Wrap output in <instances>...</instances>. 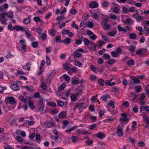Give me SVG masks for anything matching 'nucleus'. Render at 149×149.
Listing matches in <instances>:
<instances>
[{"label":"nucleus","mask_w":149,"mask_h":149,"mask_svg":"<svg viewBox=\"0 0 149 149\" xmlns=\"http://www.w3.org/2000/svg\"><path fill=\"white\" fill-rule=\"evenodd\" d=\"M90 69L93 72H95L96 70V68L93 65H92L90 66Z\"/></svg>","instance_id":"obj_61"},{"label":"nucleus","mask_w":149,"mask_h":149,"mask_svg":"<svg viewBox=\"0 0 149 149\" xmlns=\"http://www.w3.org/2000/svg\"><path fill=\"white\" fill-rule=\"evenodd\" d=\"M39 101L38 102L39 103V106H45V102H44L43 98L42 97H40L39 99Z\"/></svg>","instance_id":"obj_9"},{"label":"nucleus","mask_w":149,"mask_h":149,"mask_svg":"<svg viewBox=\"0 0 149 149\" xmlns=\"http://www.w3.org/2000/svg\"><path fill=\"white\" fill-rule=\"evenodd\" d=\"M41 87L44 90H47V85L45 82H42L41 83Z\"/></svg>","instance_id":"obj_48"},{"label":"nucleus","mask_w":149,"mask_h":149,"mask_svg":"<svg viewBox=\"0 0 149 149\" xmlns=\"http://www.w3.org/2000/svg\"><path fill=\"white\" fill-rule=\"evenodd\" d=\"M122 9L123 11V13L125 14L128 13L129 12V10L128 8L124 6H123L122 7Z\"/></svg>","instance_id":"obj_17"},{"label":"nucleus","mask_w":149,"mask_h":149,"mask_svg":"<svg viewBox=\"0 0 149 149\" xmlns=\"http://www.w3.org/2000/svg\"><path fill=\"white\" fill-rule=\"evenodd\" d=\"M46 62L47 64V65H50L51 64V61L50 57L49 56H47L46 57Z\"/></svg>","instance_id":"obj_39"},{"label":"nucleus","mask_w":149,"mask_h":149,"mask_svg":"<svg viewBox=\"0 0 149 149\" xmlns=\"http://www.w3.org/2000/svg\"><path fill=\"white\" fill-rule=\"evenodd\" d=\"M7 100L10 103L14 105L16 104V102L15 99L13 97H8Z\"/></svg>","instance_id":"obj_3"},{"label":"nucleus","mask_w":149,"mask_h":149,"mask_svg":"<svg viewBox=\"0 0 149 149\" xmlns=\"http://www.w3.org/2000/svg\"><path fill=\"white\" fill-rule=\"evenodd\" d=\"M117 33V31L116 29H115L114 31H112L108 33V34L111 36H113Z\"/></svg>","instance_id":"obj_14"},{"label":"nucleus","mask_w":149,"mask_h":149,"mask_svg":"<svg viewBox=\"0 0 149 149\" xmlns=\"http://www.w3.org/2000/svg\"><path fill=\"white\" fill-rule=\"evenodd\" d=\"M76 104L74 107V109H76L78 108H79L80 109H81L80 107L81 104H80L78 102Z\"/></svg>","instance_id":"obj_53"},{"label":"nucleus","mask_w":149,"mask_h":149,"mask_svg":"<svg viewBox=\"0 0 149 149\" xmlns=\"http://www.w3.org/2000/svg\"><path fill=\"white\" fill-rule=\"evenodd\" d=\"M66 116V112L65 111H62L59 113L58 117L60 119H63L65 118Z\"/></svg>","instance_id":"obj_5"},{"label":"nucleus","mask_w":149,"mask_h":149,"mask_svg":"<svg viewBox=\"0 0 149 149\" xmlns=\"http://www.w3.org/2000/svg\"><path fill=\"white\" fill-rule=\"evenodd\" d=\"M83 41L84 42V45H88L90 43L89 40L86 38H84Z\"/></svg>","instance_id":"obj_42"},{"label":"nucleus","mask_w":149,"mask_h":149,"mask_svg":"<svg viewBox=\"0 0 149 149\" xmlns=\"http://www.w3.org/2000/svg\"><path fill=\"white\" fill-rule=\"evenodd\" d=\"M136 37V35L135 33H132L130 34V38L132 39H134Z\"/></svg>","instance_id":"obj_37"},{"label":"nucleus","mask_w":149,"mask_h":149,"mask_svg":"<svg viewBox=\"0 0 149 149\" xmlns=\"http://www.w3.org/2000/svg\"><path fill=\"white\" fill-rule=\"evenodd\" d=\"M122 83L124 86H126L128 84V81L126 79H123L122 81Z\"/></svg>","instance_id":"obj_56"},{"label":"nucleus","mask_w":149,"mask_h":149,"mask_svg":"<svg viewBox=\"0 0 149 149\" xmlns=\"http://www.w3.org/2000/svg\"><path fill=\"white\" fill-rule=\"evenodd\" d=\"M57 105L58 107H62L64 105V103L62 100H57Z\"/></svg>","instance_id":"obj_23"},{"label":"nucleus","mask_w":149,"mask_h":149,"mask_svg":"<svg viewBox=\"0 0 149 149\" xmlns=\"http://www.w3.org/2000/svg\"><path fill=\"white\" fill-rule=\"evenodd\" d=\"M25 35L26 36L27 38H28L31 35V34L30 33L29 31L27 29L24 30Z\"/></svg>","instance_id":"obj_21"},{"label":"nucleus","mask_w":149,"mask_h":149,"mask_svg":"<svg viewBox=\"0 0 149 149\" xmlns=\"http://www.w3.org/2000/svg\"><path fill=\"white\" fill-rule=\"evenodd\" d=\"M122 104L126 107H128L130 105L129 102L127 101L123 102L122 103Z\"/></svg>","instance_id":"obj_64"},{"label":"nucleus","mask_w":149,"mask_h":149,"mask_svg":"<svg viewBox=\"0 0 149 149\" xmlns=\"http://www.w3.org/2000/svg\"><path fill=\"white\" fill-rule=\"evenodd\" d=\"M35 136H36V139L37 141H39L40 139V136L39 134L38 133H36V135H35Z\"/></svg>","instance_id":"obj_54"},{"label":"nucleus","mask_w":149,"mask_h":149,"mask_svg":"<svg viewBox=\"0 0 149 149\" xmlns=\"http://www.w3.org/2000/svg\"><path fill=\"white\" fill-rule=\"evenodd\" d=\"M114 104L115 102L113 101H111L109 103H108L109 105L112 108H114Z\"/></svg>","instance_id":"obj_51"},{"label":"nucleus","mask_w":149,"mask_h":149,"mask_svg":"<svg viewBox=\"0 0 149 149\" xmlns=\"http://www.w3.org/2000/svg\"><path fill=\"white\" fill-rule=\"evenodd\" d=\"M98 82L99 84L101 86H103L104 85V81L102 79H100L98 80Z\"/></svg>","instance_id":"obj_52"},{"label":"nucleus","mask_w":149,"mask_h":149,"mask_svg":"<svg viewBox=\"0 0 149 149\" xmlns=\"http://www.w3.org/2000/svg\"><path fill=\"white\" fill-rule=\"evenodd\" d=\"M70 97L71 101L73 102L76 101L78 98V97H77L76 95H71Z\"/></svg>","instance_id":"obj_41"},{"label":"nucleus","mask_w":149,"mask_h":149,"mask_svg":"<svg viewBox=\"0 0 149 149\" xmlns=\"http://www.w3.org/2000/svg\"><path fill=\"white\" fill-rule=\"evenodd\" d=\"M136 54L138 55H140V54H142L143 51L141 49H140L136 52Z\"/></svg>","instance_id":"obj_58"},{"label":"nucleus","mask_w":149,"mask_h":149,"mask_svg":"<svg viewBox=\"0 0 149 149\" xmlns=\"http://www.w3.org/2000/svg\"><path fill=\"white\" fill-rule=\"evenodd\" d=\"M33 20L36 22H40L42 23L43 22V20L39 17H35L33 18Z\"/></svg>","instance_id":"obj_19"},{"label":"nucleus","mask_w":149,"mask_h":149,"mask_svg":"<svg viewBox=\"0 0 149 149\" xmlns=\"http://www.w3.org/2000/svg\"><path fill=\"white\" fill-rule=\"evenodd\" d=\"M89 6L90 8H97L98 6V3L96 1H93L89 3Z\"/></svg>","instance_id":"obj_1"},{"label":"nucleus","mask_w":149,"mask_h":149,"mask_svg":"<svg viewBox=\"0 0 149 149\" xmlns=\"http://www.w3.org/2000/svg\"><path fill=\"white\" fill-rule=\"evenodd\" d=\"M19 99L20 100L24 103H26V100L24 98V96H20L19 97Z\"/></svg>","instance_id":"obj_59"},{"label":"nucleus","mask_w":149,"mask_h":149,"mask_svg":"<svg viewBox=\"0 0 149 149\" xmlns=\"http://www.w3.org/2000/svg\"><path fill=\"white\" fill-rule=\"evenodd\" d=\"M38 35L40 36L42 41H44L46 40L47 39V34L43 33H39Z\"/></svg>","instance_id":"obj_10"},{"label":"nucleus","mask_w":149,"mask_h":149,"mask_svg":"<svg viewBox=\"0 0 149 149\" xmlns=\"http://www.w3.org/2000/svg\"><path fill=\"white\" fill-rule=\"evenodd\" d=\"M79 83V79H72V85H77Z\"/></svg>","instance_id":"obj_36"},{"label":"nucleus","mask_w":149,"mask_h":149,"mask_svg":"<svg viewBox=\"0 0 149 149\" xmlns=\"http://www.w3.org/2000/svg\"><path fill=\"white\" fill-rule=\"evenodd\" d=\"M31 64L29 63H27L26 65L23 66V68L25 70H28L29 71L30 70V68L31 67Z\"/></svg>","instance_id":"obj_30"},{"label":"nucleus","mask_w":149,"mask_h":149,"mask_svg":"<svg viewBox=\"0 0 149 149\" xmlns=\"http://www.w3.org/2000/svg\"><path fill=\"white\" fill-rule=\"evenodd\" d=\"M31 45L33 48L36 47L38 45V43L37 42L34 41L31 43Z\"/></svg>","instance_id":"obj_38"},{"label":"nucleus","mask_w":149,"mask_h":149,"mask_svg":"<svg viewBox=\"0 0 149 149\" xmlns=\"http://www.w3.org/2000/svg\"><path fill=\"white\" fill-rule=\"evenodd\" d=\"M56 31L55 30L50 29L49 31V34L53 36H55Z\"/></svg>","instance_id":"obj_16"},{"label":"nucleus","mask_w":149,"mask_h":149,"mask_svg":"<svg viewBox=\"0 0 149 149\" xmlns=\"http://www.w3.org/2000/svg\"><path fill=\"white\" fill-rule=\"evenodd\" d=\"M95 136L96 137L101 139L104 138L105 136V134L104 133L101 132H99L96 134Z\"/></svg>","instance_id":"obj_8"},{"label":"nucleus","mask_w":149,"mask_h":149,"mask_svg":"<svg viewBox=\"0 0 149 149\" xmlns=\"http://www.w3.org/2000/svg\"><path fill=\"white\" fill-rule=\"evenodd\" d=\"M45 125L47 127L50 128L54 126V123L51 121H48L45 124Z\"/></svg>","instance_id":"obj_18"},{"label":"nucleus","mask_w":149,"mask_h":149,"mask_svg":"<svg viewBox=\"0 0 149 149\" xmlns=\"http://www.w3.org/2000/svg\"><path fill=\"white\" fill-rule=\"evenodd\" d=\"M127 64L129 66H133L135 65V62L133 60H130L127 62Z\"/></svg>","instance_id":"obj_24"},{"label":"nucleus","mask_w":149,"mask_h":149,"mask_svg":"<svg viewBox=\"0 0 149 149\" xmlns=\"http://www.w3.org/2000/svg\"><path fill=\"white\" fill-rule=\"evenodd\" d=\"M75 42L76 44L77 45H80L82 43L81 40L80 39L75 40Z\"/></svg>","instance_id":"obj_57"},{"label":"nucleus","mask_w":149,"mask_h":149,"mask_svg":"<svg viewBox=\"0 0 149 149\" xmlns=\"http://www.w3.org/2000/svg\"><path fill=\"white\" fill-rule=\"evenodd\" d=\"M112 54V56L113 57H116L118 55V53L115 51H113L111 52Z\"/></svg>","instance_id":"obj_49"},{"label":"nucleus","mask_w":149,"mask_h":149,"mask_svg":"<svg viewBox=\"0 0 149 149\" xmlns=\"http://www.w3.org/2000/svg\"><path fill=\"white\" fill-rule=\"evenodd\" d=\"M29 107L31 109H33L35 108V106L32 103L29 102Z\"/></svg>","instance_id":"obj_55"},{"label":"nucleus","mask_w":149,"mask_h":149,"mask_svg":"<svg viewBox=\"0 0 149 149\" xmlns=\"http://www.w3.org/2000/svg\"><path fill=\"white\" fill-rule=\"evenodd\" d=\"M47 104L50 106L53 107H56V104L55 102H48Z\"/></svg>","instance_id":"obj_40"},{"label":"nucleus","mask_w":149,"mask_h":149,"mask_svg":"<svg viewBox=\"0 0 149 149\" xmlns=\"http://www.w3.org/2000/svg\"><path fill=\"white\" fill-rule=\"evenodd\" d=\"M85 143L86 145L88 146L92 144L93 143V141L92 140L89 139L88 140H86L85 141Z\"/></svg>","instance_id":"obj_35"},{"label":"nucleus","mask_w":149,"mask_h":149,"mask_svg":"<svg viewBox=\"0 0 149 149\" xmlns=\"http://www.w3.org/2000/svg\"><path fill=\"white\" fill-rule=\"evenodd\" d=\"M91 101L94 102H99V101L97 100V98L95 96H93V97L91 98Z\"/></svg>","instance_id":"obj_62"},{"label":"nucleus","mask_w":149,"mask_h":149,"mask_svg":"<svg viewBox=\"0 0 149 149\" xmlns=\"http://www.w3.org/2000/svg\"><path fill=\"white\" fill-rule=\"evenodd\" d=\"M111 97L110 95L108 94H105L104 95H102L101 97L100 98V99H102L103 101L105 102H108V101L107 100V99H109Z\"/></svg>","instance_id":"obj_4"},{"label":"nucleus","mask_w":149,"mask_h":149,"mask_svg":"<svg viewBox=\"0 0 149 149\" xmlns=\"http://www.w3.org/2000/svg\"><path fill=\"white\" fill-rule=\"evenodd\" d=\"M30 17L29 16L28 18H25L23 20V22L25 24H27L30 23Z\"/></svg>","instance_id":"obj_20"},{"label":"nucleus","mask_w":149,"mask_h":149,"mask_svg":"<svg viewBox=\"0 0 149 149\" xmlns=\"http://www.w3.org/2000/svg\"><path fill=\"white\" fill-rule=\"evenodd\" d=\"M62 32L64 34H68V36L70 37H72L73 35V33L71 32L70 30H66L65 29H63L62 30Z\"/></svg>","instance_id":"obj_2"},{"label":"nucleus","mask_w":149,"mask_h":149,"mask_svg":"<svg viewBox=\"0 0 149 149\" xmlns=\"http://www.w3.org/2000/svg\"><path fill=\"white\" fill-rule=\"evenodd\" d=\"M129 50L132 52L134 51L136 47L133 45H130L129 46Z\"/></svg>","instance_id":"obj_32"},{"label":"nucleus","mask_w":149,"mask_h":149,"mask_svg":"<svg viewBox=\"0 0 149 149\" xmlns=\"http://www.w3.org/2000/svg\"><path fill=\"white\" fill-rule=\"evenodd\" d=\"M136 91L137 93H139L140 92L141 90V86H136L135 87Z\"/></svg>","instance_id":"obj_46"},{"label":"nucleus","mask_w":149,"mask_h":149,"mask_svg":"<svg viewBox=\"0 0 149 149\" xmlns=\"http://www.w3.org/2000/svg\"><path fill=\"white\" fill-rule=\"evenodd\" d=\"M77 128V126H74L70 128L69 129L66 130L65 131V132L67 133H70L71 132L75 129L76 128Z\"/></svg>","instance_id":"obj_26"},{"label":"nucleus","mask_w":149,"mask_h":149,"mask_svg":"<svg viewBox=\"0 0 149 149\" xmlns=\"http://www.w3.org/2000/svg\"><path fill=\"white\" fill-rule=\"evenodd\" d=\"M118 128L117 130V134L119 136H122L123 135V133L122 130L120 129H119L120 126L118 125Z\"/></svg>","instance_id":"obj_12"},{"label":"nucleus","mask_w":149,"mask_h":149,"mask_svg":"<svg viewBox=\"0 0 149 149\" xmlns=\"http://www.w3.org/2000/svg\"><path fill=\"white\" fill-rule=\"evenodd\" d=\"M71 39L69 38H66L64 39L65 44L67 45L70 44L71 42Z\"/></svg>","instance_id":"obj_22"},{"label":"nucleus","mask_w":149,"mask_h":149,"mask_svg":"<svg viewBox=\"0 0 149 149\" xmlns=\"http://www.w3.org/2000/svg\"><path fill=\"white\" fill-rule=\"evenodd\" d=\"M129 120V119L127 118H122L120 120V121L122 122H127L125 124L128 123Z\"/></svg>","instance_id":"obj_44"},{"label":"nucleus","mask_w":149,"mask_h":149,"mask_svg":"<svg viewBox=\"0 0 149 149\" xmlns=\"http://www.w3.org/2000/svg\"><path fill=\"white\" fill-rule=\"evenodd\" d=\"M11 88L14 91H18L20 89V86L16 84H13L10 86Z\"/></svg>","instance_id":"obj_6"},{"label":"nucleus","mask_w":149,"mask_h":149,"mask_svg":"<svg viewBox=\"0 0 149 149\" xmlns=\"http://www.w3.org/2000/svg\"><path fill=\"white\" fill-rule=\"evenodd\" d=\"M103 57L106 60L110 59L111 57L109 54H104L103 56Z\"/></svg>","instance_id":"obj_33"},{"label":"nucleus","mask_w":149,"mask_h":149,"mask_svg":"<svg viewBox=\"0 0 149 149\" xmlns=\"http://www.w3.org/2000/svg\"><path fill=\"white\" fill-rule=\"evenodd\" d=\"M109 21L108 18H104L103 20H102V25H105L106 24V22H107Z\"/></svg>","instance_id":"obj_31"},{"label":"nucleus","mask_w":149,"mask_h":149,"mask_svg":"<svg viewBox=\"0 0 149 149\" xmlns=\"http://www.w3.org/2000/svg\"><path fill=\"white\" fill-rule=\"evenodd\" d=\"M88 25L89 28H92L94 24L93 22L89 21L88 22Z\"/></svg>","instance_id":"obj_60"},{"label":"nucleus","mask_w":149,"mask_h":149,"mask_svg":"<svg viewBox=\"0 0 149 149\" xmlns=\"http://www.w3.org/2000/svg\"><path fill=\"white\" fill-rule=\"evenodd\" d=\"M132 79L133 80L134 82H133L132 81H131L129 83L130 85L132 84L134 85V83L136 84H139L140 83V81L138 78H135Z\"/></svg>","instance_id":"obj_13"},{"label":"nucleus","mask_w":149,"mask_h":149,"mask_svg":"<svg viewBox=\"0 0 149 149\" xmlns=\"http://www.w3.org/2000/svg\"><path fill=\"white\" fill-rule=\"evenodd\" d=\"M102 26H104L103 28L105 30L109 29L111 28L110 25L108 24H106L105 25H103Z\"/></svg>","instance_id":"obj_45"},{"label":"nucleus","mask_w":149,"mask_h":149,"mask_svg":"<svg viewBox=\"0 0 149 149\" xmlns=\"http://www.w3.org/2000/svg\"><path fill=\"white\" fill-rule=\"evenodd\" d=\"M104 112L103 110H100L99 111V116L100 117H102L104 116Z\"/></svg>","instance_id":"obj_63"},{"label":"nucleus","mask_w":149,"mask_h":149,"mask_svg":"<svg viewBox=\"0 0 149 149\" xmlns=\"http://www.w3.org/2000/svg\"><path fill=\"white\" fill-rule=\"evenodd\" d=\"M71 139L72 142L74 143H76L78 141L77 137V136H72L71 137Z\"/></svg>","instance_id":"obj_29"},{"label":"nucleus","mask_w":149,"mask_h":149,"mask_svg":"<svg viewBox=\"0 0 149 149\" xmlns=\"http://www.w3.org/2000/svg\"><path fill=\"white\" fill-rule=\"evenodd\" d=\"M106 145L104 143H99L97 144L96 147L97 149H104Z\"/></svg>","instance_id":"obj_7"},{"label":"nucleus","mask_w":149,"mask_h":149,"mask_svg":"<svg viewBox=\"0 0 149 149\" xmlns=\"http://www.w3.org/2000/svg\"><path fill=\"white\" fill-rule=\"evenodd\" d=\"M74 57V58L76 57H80L82 56V54L80 53L74 51L73 54Z\"/></svg>","instance_id":"obj_15"},{"label":"nucleus","mask_w":149,"mask_h":149,"mask_svg":"<svg viewBox=\"0 0 149 149\" xmlns=\"http://www.w3.org/2000/svg\"><path fill=\"white\" fill-rule=\"evenodd\" d=\"M84 87L82 86H79L76 88V90L77 91L82 93L84 91Z\"/></svg>","instance_id":"obj_27"},{"label":"nucleus","mask_w":149,"mask_h":149,"mask_svg":"<svg viewBox=\"0 0 149 149\" xmlns=\"http://www.w3.org/2000/svg\"><path fill=\"white\" fill-rule=\"evenodd\" d=\"M63 66L64 68L67 71H68L70 69L69 64L68 63H66L63 64Z\"/></svg>","instance_id":"obj_43"},{"label":"nucleus","mask_w":149,"mask_h":149,"mask_svg":"<svg viewBox=\"0 0 149 149\" xmlns=\"http://www.w3.org/2000/svg\"><path fill=\"white\" fill-rule=\"evenodd\" d=\"M71 26L72 28H75L76 29H79V27L77 24H75L74 22H72Z\"/></svg>","instance_id":"obj_34"},{"label":"nucleus","mask_w":149,"mask_h":149,"mask_svg":"<svg viewBox=\"0 0 149 149\" xmlns=\"http://www.w3.org/2000/svg\"><path fill=\"white\" fill-rule=\"evenodd\" d=\"M6 15L10 19L12 18L13 17V12L11 11H10L8 13H6Z\"/></svg>","instance_id":"obj_25"},{"label":"nucleus","mask_w":149,"mask_h":149,"mask_svg":"<svg viewBox=\"0 0 149 149\" xmlns=\"http://www.w3.org/2000/svg\"><path fill=\"white\" fill-rule=\"evenodd\" d=\"M16 139L19 142H22L23 139L20 136H17L16 137Z\"/></svg>","instance_id":"obj_47"},{"label":"nucleus","mask_w":149,"mask_h":149,"mask_svg":"<svg viewBox=\"0 0 149 149\" xmlns=\"http://www.w3.org/2000/svg\"><path fill=\"white\" fill-rule=\"evenodd\" d=\"M114 120V119L111 117H108L107 118L104 120V121L111 122Z\"/></svg>","instance_id":"obj_50"},{"label":"nucleus","mask_w":149,"mask_h":149,"mask_svg":"<svg viewBox=\"0 0 149 149\" xmlns=\"http://www.w3.org/2000/svg\"><path fill=\"white\" fill-rule=\"evenodd\" d=\"M117 27L119 31H123L124 32H126L127 31L125 29L123 28L122 26H117Z\"/></svg>","instance_id":"obj_28"},{"label":"nucleus","mask_w":149,"mask_h":149,"mask_svg":"<svg viewBox=\"0 0 149 149\" xmlns=\"http://www.w3.org/2000/svg\"><path fill=\"white\" fill-rule=\"evenodd\" d=\"M83 130H80V129H77V131L79 132L78 134L86 135L88 134V132L87 130L84 129H83Z\"/></svg>","instance_id":"obj_11"}]
</instances>
